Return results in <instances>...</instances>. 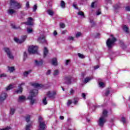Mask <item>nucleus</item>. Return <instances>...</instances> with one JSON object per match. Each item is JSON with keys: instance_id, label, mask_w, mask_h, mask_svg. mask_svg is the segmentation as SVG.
Here are the masks:
<instances>
[{"instance_id": "obj_59", "label": "nucleus", "mask_w": 130, "mask_h": 130, "mask_svg": "<svg viewBox=\"0 0 130 130\" xmlns=\"http://www.w3.org/2000/svg\"><path fill=\"white\" fill-rule=\"evenodd\" d=\"M97 69H99V65L94 67V70H97Z\"/></svg>"}, {"instance_id": "obj_63", "label": "nucleus", "mask_w": 130, "mask_h": 130, "mask_svg": "<svg viewBox=\"0 0 130 130\" xmlns=\"http://www.w3.org/2000/svg\"><path fill=\"white\" fill-rule=\"evenodd\" d=\"M60 119H61L62 120L64 119V117H63L62 116H60Z\"/></svg>"}, {"instance_id": "obj_31", "label": "nucleus", "mask_w": 130, "mask_h": 130, "mask_svg": "<svg viewBox=\"0 0 130 130\" xmlns=\"http://www.w3.org/2000/svg\"><path fill=\"white\" fill-rule=\"evenodd\" d=\"M58 75H59V71L58 70H55L53 73V76H58Z\"/></svg>"}, {"instance_id": "obj_11", "label": "nucleus", "mask_w": 130, "mask_h": 130, "mask_svg": "<svg viewBox=\"0 0 130 130\" xmlns=\"http://www.w3.org/2000/svg\"><path fill=\"white\" fill-rule=\"evenodd\" d=\"M7 97H8L7 93H2L1 94V95H0V102L4 101V100H6V98H7Z\"/></svg>"}, {"instance_id": "obj_27", "label": "nucleus", "mask_w": 130, "mask_h": 130, "mask_svg": "<svg viewBox=\"0 0 130 130\" xmlns=\"http://www.w3.org/2000/svg\"><path fill=\"white\" fill-rule=\"evenodd\" d=\"M114 8L115 10H118L120 8V4L118 3V4H116Z\"/></svg>"}, {"instance_id": "obj_62", "label": "nucleus", "mask_w": 130, "mask_h": 130, "mask_svg": "<svg viewBox=\"0 0 130 130\" xmlns=\"http://www.w3.org/2000/svg\"><path fill=\"white\" fill-rule=\"evenodd\" d=\"M73 7L75 8V9H78V7L77 6V5L73 4Z\"/></svg>"}, {"instance_id": "obj_51", "label": "nucleus", "mask_w": 130, "mask_h": 130, "mask_svg": "<svg viewBox=\"0 0 130 130\" xmlns=\"http://www.w3.org/2000/svg\"><path fill=\"white\" fill-rule=\"evenodd\" d=\"M4 77H7V75L5 73L0 75V78H3Z\"/></svg>"}, {"instance_id": "obj_16", "label": "nucleus", "mask_w": 130, "mask_h": 130, "mask_svg": "<svg viewBox=\"0 0 130 130\" xmlns=\"http://www.w3.org/2000/svg\"><path fill=\"white\" fill-rule=\"evenodd\" d=\"M52 64L53 66H56L57 64V59L56 58H53L52 59Z\"/></svg>"}, {"instance_id": "obj_1", "label": "nucleus", "mask_w": 130, "mask_h": 130, "mask_svg": "<svg viewBox=\"0 0 130 130\" xmlns=\"http://www.w3.org/2000/svg\"><path fill=\"white\" fill-rule=\"evenodd\" d=\"M32 85L35 87V88L30 90L29 95L28 97V99L29 100L31 105H33V104L36 103V100L33 98L38 95V90H37V88H40V87H41V85L38 83H34Z\"/></svg>"}, {"instance_id": "obj_15", "label": "nucleus", "mask_w": 130, "mask_h": 130, "mask_svg": "<svg viewBox=\"0 0 130 130\" xmlns=\"http://www.w3.org/2000/svg\"><path fill=\"white\" fill-rule=\"evenodd\" d=\"M47 53H48V49H47L46 47H45L44 48V57H46Z\"/></svg>"}, {"instance_id": "obj_61", "label": "nucleus", "mask_w": 130, "mask_h": 130, "mask_svg": "<svg viewBox=\"0 0 130 130\" xmlns=\"http://www.w3.org/2000/svg\"><path fill=\"white\" fill-rule=\"evenodd\" d=\"M51 73V71L50 70H48L47 72V75H49Z\"/></svg>"}, {"instance_id": "obj_60", "label": "nucleus", "mask_w": 130, "mask_h": 130, "mask_svg": "<svg viewBox=\"0 0 130 130\" xmlns=\"http://www.w3.org/2000/svg\"><path fill=\"white\" fill-rule=\"evenodd\" d=\"M120 43L121 45H122V46H124V44L123 43V42L120 41Z\"/></svg>"}, {"instance_id": "obj_45", "label": "nucleus", "mask_w": 130, "mask_h": 130, "mask_svg": "<svg viewBox=\"0 0 130 130\" xmlns=\"http://www.w3.org/2000/svg\"><path fill=\"white\" fill-rule=\"evenodd\" d=\"M28 33H32L33 32V29L32 28H27Z\"/></svg>"}, {"instance_id": "obj_52", "label": "nucleus", "mask_w": 130, "mask_h": 130, "mask_svg": "<svg viewBox=\"0 0 130 130\" xmlns=\"http://www.w3.org/2000/svg\"><path fill=\"white\" fill-rule=\"evenodd\" d=\"M125 10L126 11H130V7L129 6H127L125 7Z\"/></svg>"}, {"instance_id": "obj_56", "label": "nucleus", "mask_w": 130, "mask_h": 130, "mask_svg": "<svg viewBox=\"0 0 130 130\" xmlns=\"http://www.w3.org/2000/svg\"><path fill=\"white\" fill-rule=\"evenodd\" d=\"M82 96L84 99H86V94L85 93H82Z\"/></svg>"}, {"instance_id": "obj_18", "label": "nucleus", "mask_w": 130, "mask_h": 130, "mask_svg": "<svg viewBox=\"0 0 130 130\" xmlns=\"http://www.w3.org/2000/svg\"><path fill=\"white\" fill-rule=\"evenodd\" d=\"M60 6L61 8H62V9H64V8H66V3H64V1H61Z\"/></svg>"}, {"instance_id": "obj_40", "label": "nucleus", "mask_w": 130, "mask_h": 130, "mask_svg": "<svg viewBox=\"0 0 130 130\" xmlns=\"http://www.w3.org/2000/svg\"><path fill=\"white\" fill-rule=\"evenodd\" d=\"M82 36V33H77L76 35V38H79V37H81Z\"/></svg>"}, {"instance_id": "obj_5", "label": "nucleus", "mask_w": 130, "mask_h": 130, "mask_svg": "<svg viewBox=\"0 0 130 130\" xmlns=\"http://www.w3.org/2000/svg\"><path fill=\"white\" fill-rule=\"evenodd\" d=\"M38 50V48L37 46H30L28 48V52L30 54H35V53H37Z\"/></svg>"}, {"instance_id": "obj_53", "label": "nucleus", "mask_w": 130, "mask_h": 130, "mask_svg": "<svg viewBox=\"0 0 130 130\" xmlns=\"http://www.w3.org/2000/svg\"><path fill=\"white\" fill-rule=\"evenodd\" d=\"M99 36H100V34L96 33V34H95V38H98V37H99Z\"/></svg>"}, {"instance_id": "obj_41", "label": "nucleus", "mask_w": 130, "mask_h": 130, "mask_svg": "<svg viewBox=\"0 0 130 130\" xmlns=\"http://www.w3.org/2000/svg\"><path fill=\"white\" fill-rule=\"evenodd\" d=\"M9 129H11V127L7 126L5 128H1L0 130H9Z\"/></svg>"}, {"instance_id": "obj_30", "label": "nucleus", "mask_w": 130, "mask_h": 130, "mask_svg": "<svg viewBox=\"0 0 130 130\" xmlns=\"http://www.w3.org/2000/svg\"><path fill=\"white\" fill-rule=\"evenodd\" d=\"M24 100H25V96H21L19 97L18 101H19V102H22V101H23Z\"/></svg>"}, {"instance_id": "obj_35", "label": "nucleus", "mask_w": 130, "mask_h": 130, "mask_svg": "<svg viewBox=\"0 0 130 130\" xmlns=\"http://www.w3.org/2000/svg\"><path fill=\"white\" fill-rule=\"evenodd\" d=\"M99 85L101 88H104V87H105L103 82H99Z\"/></svg>"}, {"instance_id": "obj_23", "label": "nucleus", "mask_w": 130, "mask_h": 130, "mask_svg": "<svg viewBox=\"0 0 130 130\" xmlns=\"http://www.w3.org/2000/svg\"><path fill=\"white\" fill-rule=\"evenodd\" d=\"M123 30L126 33L128 32V27L126 25H124L123 26Z\"/></svg>"}, {"instance_id": "obj_4", "label": "nucleus", "mask_w": 130, "mask_h": 130, "mask_svg": "<svg viewBox=\"0 0 130 130\" xmlns=\"http://www.w3.org/2000/svg\"><path fill=\"white\" fill-rule=\"evenodd\" d=\"M13 5H14V7L18 9H22V5L21 4L17 2L15 0H11L10 1V8H13Z\"/></svg>"}, {"instance_id": "obj_64", "label": "nucleus", "mask_w": 130, "mask_h": 130, "mask_svg": "<svg viewBox=\"0 0 130 130\" xmlns=\"http://www.w3.org/2000/svg\"><path fill=\"white\" fill-rule=\"evenodd\" d=\"M74 104L76 105V104H78V101L77 100H75L74 102Z\"/></svg>"}, {"instance_id": "obj_32", "label": "nucleus", "mask_w": 130, "mask_h": 130, "mask_svg": "<svg viewBox=\"0 0 130 130\" xmlns=\"http://www.w3.org/2000/svg\"><path fill=\"white\" fill-rule=\"evenodd\" d=\"M121 121L123 123V124H125V123H126V120L125 119V118L122 117L121 119Z\"/></svg>"}, {"instance_id": "obj_12", "label": "nucleus", "mask_w": 130, "mask_h": 130, "mask_svg": "<svg viewBox=\"0 0 130 130\" xmlns=\"http://www.w3.org/2000/svg\"><path fill=\"white\" fill-rule=\"evenodd\" d=\"M72 77H67L65 78V81L66 82V84L70 85L71 84L72 82L71 81L72 80Z\"/></svg>"}, {"instance_id": "obj_44", "label": "nucleus", "mask_w": 130, "mask_h": 130, "mask_svg": "<svg viewBox=\"0 0 130 130\" xmlns=\"http://www.w3.org/2000/svg\"><path fill=\"white\" fill-rule=\"evenodd\" d=\"M26 8H27V9H29V8H30V4H29V2H26Z\"/></svg>"}, {"instance_id": "obj_37", "label": "nucleus", "mask_w": 130, "mask_h": 130, "mask_svg": "<svg viewBox=\"0 0 130 130\" xmlns=\"http://www.w3.org/2000/svg\"><path fill=\"white\" fill-rule=\"evenodd\" d=\"M43 104L44 105H46V104H47V101H46V98H45L43 99Z\"/></svg>"}, {"instance_id": "obj_17", "label": "nucleus", "mask_w": 130, "mask_h": 130, "mask_svg": "<svg viewBox=\"0 0 130 130\" xmlns=\"http://www.w3.org/2000/svg\"><path fill=\"white\" fill-rule=\"evenodd\" d=\"M11 26L13 29H15V30H17V29H20V26H16V24L15 23H11Z\"/></svg>"}, {"instance_id": "obj_25", "label": "nucleus", "mask_w": 130, "mask_h": 130, "mask_svg": "<svg viewBox=\"0 0 130 130\" xmlns=\"http://www.w3.org/2000/svg\"><path fill=\"white\" fill-rule=\"evenodd\" d=\"M78 15H79V16H81V17H83V18H85V14L84 12H83V11H79L78 13Z\"/></svg>"}, {"instance_id": "obj_26", "label": "nucleus", "mask_w": 130, "mask_h": 130, "mask_svg": "<svg viewBox=\"0 0 130 130\" xmlns=\"http://www.w3.org/2000/svg\"><path fill=\"white\" fill-rule=\"evenodd\" d=\"M7 55L9 58H10V59H14V56L13 55V54H12L11 52L9 54H8Z\"/></svg>"}, {"instance_id": "obj_29", "label": "nucleus", "mask_w": 130, "mask_h": 130, "mask_svg": "<svg viewBox=\"0 0 130 130\" xmlns=\"http://www.w3.org/2000/svg\"><path fill=\"white\" fill-rule=\"evenodd\" d=\"M8 13L10 15H13V14H15V13H16V11L14 10L13 9H10Z\"/></svg>"}, {"instance_id": "obj_3", "label": "nucleus", "mask_w": 130, "mask_h": 130, "mask_svg": "<svg viewBox=\"0 0 130 130\" xmlns=\"http://www.w3.org/2000/svg\"><path fill=\"white\" fill-rule=\"evenodd\" d=\"M106 121H107V119L106 118L100 117L98 121V125H99L100 127H103L104 124L106 123Z\"/></svg>"}, {"instance_id": "obj_42", "label": "nucleus", "mask_w": 130, "mask_h": 130, "mask_svg": "<svg viewBox=\"0 0 130 130\" xmlns=\"http://www.w3.org/2000/svg\"><path fill=\"white\" fill-rule=\"evenodd\" d=\"M26 122H29L30 121V116H27L26 118Z\"/></svg>"}, {"instance_id": "obj_36", "label": "nucleus", "mask_w": 130, "mask_h": 130, "mask_svg": "<svg viewBox=\"0 0 130 130\" xmlns=\"http://www.w3.org/2000/svg\"><path fill=\"white\" fill-rule=\"evenodd\" d=\"M60 28H63L66 27V24L63 23H60L59 24Z\"/></svg>"}, {"instance_id": "obj_2", "label": "nucleus", "mask_w": 130, "mask_h": 130, "mask_svg": "<svg viewBox=\"0 0 130 130\" xmlns=\"http://www.w3.org/2000/svg\"><path fill=\"white\" fill-rule=\"evenodd\" d=\"M116 41V38L113 37V35H110V38L108 39L107 40L106 44L108 48H112V46L114 45V43H115Z\"/></svg>"}, {"instance_id": "obj_57", "label": "nucleus", "mask_w": 130, "mask_h": 130, "mask_svg": "<svg viewBox=\"0 0 130 130\" xmlns=\"http://www.w3.org/2000/svg\"><path fill=\"white\" fill-rule=\"evenodd\" d=\"M107 3H109V4H112V1L111 0H106Z\"/></svg>"}, {"instance_id": "obj_28", "label": "nucleus", "mask_w": 130, "mask_h": 130, "mask_svg": "<svg viewBox=\"0 0 130 130\" xmlns=\"http://www.w3.org/2000/svg\"><path fill=\"white\" fill-rule=\"evenodd\" d=\"M90 23L91 24V27H95V26H96V23H95V22H94L93 20H90Z\"/></svg>"}, {"instance_id": "obj_46", "label": "nucleus", "mask_w": 130, "mask_h": 130, "mask_svg": "<svg viewBox=\"0 0 130 130\" xmlns=\"http://www.w3.org/2000/svg\"><path fill=\"white\" fill-rule=\"evenodd\" d=\"M23 56H24V60H25V58H27V53L26 52H24Z\"/></svg>"}, {"instance_id": "obj_38", "label": "nucleus", "mask_w": 130, "mask_h": 130, "mask_svg": "<svg viewBox=\"0 0 130 130\" xmlns=\"http://www.w3.org/2000/svg\"><path fill=\"white\" fill-rule=\"evenodd\" d=\"M70 95H74V94L75 93V90L73 88H71L70 91Z\"/></svg>"}, {"instance_id": "obj_58", "label": "nucleus", "mask_w": 130, "mask_h": 130, "mask_svg": "<svg viewBox=\"0 0 130 130\" xmlns=\"http://www.w3.org/2000/svg\"><path fill=\"white\" fill-rule=\"evenodd\" d=\"M101 12L100 11L96 12L97 16H99V15H101Z\"/></svg>"}, {"instance_id": "obj_54", "label": "nucleus", "mask_w": 130, "mask_h": 130, "mask_svg": "<svg viewBox=\"0 0 130 130\" xmlns=\"http://www.w3.org/2000/svg\"><path fill=\"white\" fill-rule=\"evenodd\" d=\"M70 62H71V60H67L66 61V65L68 66L69 64V63H70Z\"/></svg>"}, {"instance_id": "obj_20", "label": "nucleus", "mask_w": 130, "mask_h": 130, "mask_svg": "<svg viewBox=\"0 0 130 130\" xmlns=\"http://www.w3.org/2000/svg\"><path fill=\"white\" fill-rule=\"evenodd\" d=\"M15 112H16V109L13 108L10 109V114H11V115L15 114Z\"/></svg>"}, {"instance_id": "obj_47", "label": "nucleus", "mask_w": 130, "mask_h": 130, "mask_svg": "<svg viewBox=\"0 0 130 130\" xmlns=\"http://www.w3.org/2000/svg\"><path fill=\"white\" fill-rule=\"evenodd\" d=\"M109 93H110V91L109 90H107L105 94V95L108 96V95H109Z\"/></svg>"}, {"instance_id": "obj_10", "label": "nucleus", "mask_w": 130, "mask_h": 130, "mask_svg": "<svg viewBox=\"0 0 130 130\" xmlns=\"http://www.w3.org/2000/svg\"><path fill=\"white\" fill-rule=\"evenodd\" d=\"M25 83L23 82L21 84H19L18 86L19 90H17L16 92L18 94H21L23 91V88H22V86H24Z\"/></svg>"}, {"instance_id": "obj_22", "label": "nucleus", "mask_w": 130, "mask_h": 130, "mask_svg": "<svg viewBox=\"0 0 130 130\" xmlns=\"http://www.w3.org/2000/svg\"><path fill=\"white\" fill-rule=\"evenodd\" d=\"M8 70L10 71V73H13L15 71V67H8Z\"/></svg>"}, {"instance_id": "obj_55", "label": "nucleus", "mask_w": 130, "mask_h": 130, "mask_svg": "<svg viewBox=\"0 0 130 130\" xmlns=\"http://www.w3.org/2000/svg\"><path fill=\"white\" fill-rule=\"evenodd\" d=\"M95 7V2H92L91 4V8H94Z\"/></svg>"}, {"instance_id": "obj_7", "label": "nucleus", "mask_w": 130, "mask_h": 130, "mask_svg": "<svg viewBox=\"0 0 130 130\" xmlns=\"http://www.w3.org/2000/svg\"><path fill=\"white\" fill-rule=\"evenodd\" d=\"M27 38V36H23L21 37V39L19 40L18 39V38H14V41L16 42L17 43H23L25 40H26V39Z\"/></svg>"}, {"instance_id": "obj_49", "label": "nucleus", "mask_w": 130, "mask_h": 130, "mask_svg": "<svg viewBox=\"0 0 130 130\" xmlns=\"http://www.w3.org/2000/svg\"><path fill=\"white\" fill-rule=\"evenodd\" d=\"M72 104V101L69 100L68 102H67V106H70Z\"/></svg>"}, {"instance_id": "obj_13", "label": "nucleus", "mask_w": 130, "mask_h": 130, "mask_svg": "<svg viewBox=\"0 0 130 130\" xmlns=\"http://www.w3.org/2000/svg\"><path fill=\"white\" fill-rule=\"evenodd\" d=\"M108 111H107V110H104L103 111V115L101 117H104V118H106V117L108 116Z\"/></svg>"}, {"instance_id": "obj_14", "label": "nucleus", "mask_w": 130, "mask_h": 130, "mask_svg": "<svg viewBox=\"0 0 130 130\" xmlns=\"http://www.w3.org/2000/svg\"><path fill=\"white\" fill-rule=\"evenodd\" d=\"M35 64L36 66H38V67H40L43 64V61L42 60H41L40 61H38L37 60H35Z\"/></svg>"}, {"instance_id": "obj_8", "label": "nucleus", "mask_w": 130, "mask_h": 130, "mask_svg": "<svg viewBox=\"0 0 130 130\" xmlns=\"http://www.w3.org/2000/svg\"><path fill=\"white\" fill-rule=\"evenodd\" d=\"M27 26H33L34 25V19L31 17H29L27 18V21L25 23Z\"/></svg>"}, {"instance_id": "obj_33", "label": "nucleus", "mask_w": 130, "mask_h": 130, "mask_svg": "<svg viewBox=\"0 0 130 130\" xmlns=\"http://www.w3.org/2000/svg\"><path fill=\"white\" fill-rule=\"evenodd\" d=\"M30 73H31V71H26L23 73V76H24V77H27L28 74H29Z\"/></svg>"}, {"instance_id": "obj_39", "label": "nucleus", "mask_w": 130, "mask_h": 130, "mask_svg": "<svg viewBox=\"0 0 130 130\" xmlns=\"http://www.w3.org/2000/svg\"><path fill=\"white\" fill-rule=\"evenodd\" d=\"M78 56L80 58H85V56L81 53H78Z\"/></svg>"}, {"instance_id": "obj_6", "label": "nucleus", "mask_w": 130, "mask_h": 130, "mask_svg": "<svg viewBox=\"0 0 130 130\" xmlns=\"http://www.w3.org/2000/svg\"><path fill=\"white\" fill-rule=\"evenodd\" d=\"M47 96L49 97V98H51V99H54L55 98V96H56V91H49L47 92Z\"/></svg>"}, {"instance_id": "obj_34", "label": "nucleus", "mask_w": 130, "mask_h": 130, "mask_svg": "<svg viewBox=\"0 0 130 130\" xmlns=\"http://www.w3.org/2000/svg\"><path fill=\"white\" fill-rule=\"evenodd\" d=\"M90 80H91V78H89V77L86 78L84 79V83H88V82H89V81H90Z\"/></svg>"}, {"instance_id": "obj_21", "label": "nucleus", "mask_w": 130, "mask_h": 130, "mask_svg": "<svg viewBox=\"0 0 130 130\" xmlns=\"http://www.w3.org/2000/svg\"><path fill=\"white\" fill-rule=\"evenodd\" d=\"M4 50L7 53V55L9 53H11V51L10 50V49L9 48H4Z\"/></svg>"}, {"instance_id": "obj_24", "label": "nucleus", "mask_w": 130, "mask_h": 130, "mask_svg": "<svg viewBox=\"0 0 130 130\" xmlns=\"http://www.w3.org/2000/svg\"><path fill=\"white\" fill-rule=\"evenodd\" d=\"M13 88H14V85L10 84L9 86L6 87V91H9V90L13 89Z\"/></svg>"}, {"instance_id": "obj_19", "label": "nucleus", "mask_w": 130, "mask_h": 130, "mask_svg": "<svg viewBox=\"0 0 130 130\" xmlns=\"http://www.w3.org/2000/svg\"><path fill=\"white\" fill-rule=\"evenodd\" d=\"M47 13L50 15V16H53L54 14V12L52 11L51 10L49 9L47 10Z\"/></svg>"}, {"instance_id": "obj_9", "label": "nucleus", "mask_w": 130, "mask_h": 130, "mask_svg": "<svg viewBox=\"0 0 130 130\" xmlns=\"http://www.w3.org/2000/svg\"><path fill=\"white\" fill-rule=\"evenodd\" d=\"M38 41L40 43H46V40H45V37L43 34L41 35L40 37L38 39Z\"/></svg>"}, {"instance_id": "obj_48", "label": "nucleus", "mask_w": 130, "mask_h": 130, "mask_svg": "<svg viewBox=\"0 0 130 130\" xmlns=\"http://www.w3.org/2000/svg\"><path fill=\"white\" fill-rule=\"evenodd\" d=\"M36 10H37V5H35L34 6V10L33 11L34 12H36Z\"/></svg>"}, {"instance_id": "obj_43", "label": "nucleus", "mask_w": 130, "mask_h": 130, "mask_svg": "<svg viewBox=\"0 0 130 130\" xmlns=\"http://www.w3.org/2000/svg\"><path fill=\"white\" fill-rule=\"evenodd\" d=\"M30 127H31V124L26 125V130H30Z\"/></svg>"}, {"instance_id": "obj_50", "label": "nucleus", "mask_w": 130, "mask_h": 130, "mask_svg": "<svg viewBox=\"0 0 130 130\" xmlns=\"http://www.w3.org/2000/svg\"><path fill=\"white\" fill-rule=\"evenodd\" d=\"M68 39L70 40V41H74V37H69Z\"/></svg>"}]
</instances>
